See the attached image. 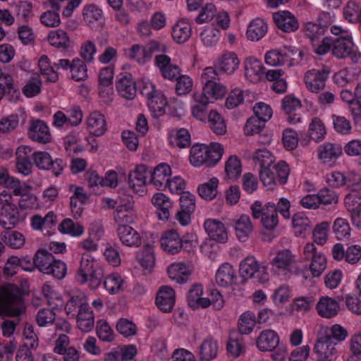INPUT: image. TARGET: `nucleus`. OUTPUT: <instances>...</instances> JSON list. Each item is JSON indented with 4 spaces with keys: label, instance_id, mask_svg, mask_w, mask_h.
<instances>
[{
    "label": "nucleus",
    "instance_id": "obj_1",
    "mask_svg": "<svg viewBox=\"0 0 361 361\" xmlns=\"http://www.w3.org/2000/svg\"><path fill=\"white\" fill-rule=\"evenodd\" d=\"M103 277V269L94 257L87 253L82 254L75 276L76 280L82 284L89 282L90 288L96 289L101 284Z\"/></svg>",
    "mask_w": 361,
    "mask_h": 361
},
{
    "label": "nucleus",
    "instance_id": "obj_2",
    "mask_svg": "<svg viewBox=\"0 0 361 361\" xmlns=\"http://www.w3.org/2000/svg\"><path fill=\"white\" fill-rule=\"evenodd\" d=\"M20 290L14 284L7 283L0 288V314L16 317L23 311Z\"/></svg>",
    "mask_w": 361,
    "mask_h": 361
},
{
    "label": "nucleus",
    "instance_id": "obj_3",
    "mask_svg": "<svg viewBox=\"0 0 361 361\" xmlns=\"http://www.w3.org/2000/svg\"><path fill=\"white\" fill-rule=\"evenodd\" d=\"M224 149L221 145L214 143L212 147L205 145H195L190 149V161L195 166L206 164L215 165L221 158Z\"/></svg>",
    "mask_w": 361,
    "mask_h": 361
},
{
    "label": "nucleus",
    "instance_id": "obj_4",
    "mask_svg": "<svg viewBox=\"0 0 361 361\" xmlns=\"http://www.w3.org/2000/svg\"><path fill=\"white\" fill-rule=\"evenodd\" d=\"M290 169L285 161H279L271 166L261 169L259 178L264 186L269 190L274 189L277 183L281 185L287 182Z\"/></svg>",
    "mask_w": 361,
    "mask_h": 361
},
{
    "label": "nucleus",
    "instance_id": "obj_5",
    "mask_svg": "<svg viewBox=\"0 0 361 361\" xmlns=\"http://www.w3.org/2000/svg\"><path fill=\"white\" fill-rule=\"evenodd\" d=\"M0 225L4 228L16 226L20 221V212L13 201L12 195L6 190L0 193Z\"/></svg>",
    "mask_w": 361,
    "mask_h": 361
},
{
    "label": "nucleus",
    "instance_id": "obj_6",
    "mask_svg": "<svg viewBox=\"0 0 361 361\" xmlns=\"http://www.w3.org/2000/svg\"><path fill=\"white\" fill-rule=\"evenodd\" d=\"M359 182L353 183L350 191L345 195L343 204L350 215L352 223L361 228V191L358 189Z\"/></svg>",
    "mask_w": 361,
    "mask_h": 361
},
{
    "label": "nucleus",
    "instance_id": "obj_7",
    "mask_svg": "<svg viewBox=\"0 0 361 361\" xmlns=\"http://www.w3.org/2000/svg\"><path fill=\"white\" fill-rule=\"evenodd\" d=\"M253 218H261V222L267 230H274L279 223L275 204L269 202L262 206L259 201L255 202L250 207Z\"/></svg>",
    "mask_w": 361,
    "mask_h": 361
},
{
    "label": "nucleus",
    "instance_id": "obj_8",
    "mask_svg": "<svg viewBox=\"0 0 361 361\" xmlns=\"http://www.w3.org/2000/svg\"><path fill=\"white\" fill-rule=\"evenodd\" d=\"M240 273L245 279H253L257 282L264 283L269 280L266 267H260L254 257H247L240 264Z\"/></svg>",
    "mask_w": 361,
    "mask_h": 361
},
{
    "label": "nucleus",
    "instance_id": "obj_9",
    "mask_svg": "<svg viewBox=\"0 0 361 361\" xmlns=\"http://www.w3.org/2000/svg\"><path fill=\"white\" fill-rule=\"evenodd\" d=\"M303 259L305 261H311L310 270L314 277H319L326 268V259L324 255L313 243H307L302 252Z\"/></svg>",
    "mask_w": 361,
    "mask_h": 361
},
{
    "label": "nucleus",
    "instance_id": "obj_10",
    "mask_svg": "<svg viewBox=\"0 0 361 361\" xmlns=\"http://www.w3.org/2000/svg\"><path fill=\"white\" fill-rule=\"evenodd\" d=\"M332 54L338 59L348 57L353 63H357L361 57L360 52L355 49L352 37L349 35L333 39Z\"/></svg>",
    "mask_w": 361,
    "mask_h": 361
},
{
    "label": "nucleus",
    "instance_id": "obj_11",
    "mask_svg": "<svg viewBox=\"0 0 361 361\" xmlns=\"http://www.w3.org/2000/svg\"><path fill=\"white\" fill-rule=\"evenodd\" d=\"M32 158L36 166L41 170L51 171L55 176H59L66 166L65 162L59 158L52 159L47 152H35Z\"/></svg>",
    "mask_w": 361,
    "mask_h": 361
},
{
    "label": "nucleus",
    "instance_id": "obj_12",
    "mask_svg": "<svg viewBox=\"0 0 361 361\" xmlns=\"http://www.w3.org/2000/svg\"><path fill=\"white\" fill-rule=\"evenodd\" d=\"M136 217L133 197L128 196L126 200L121 199V204L114 212V219L118 226L133 224Z\"/></svg>",
    "mask_w": 361,
    "mask_h": 361
},
{
    "label": "nucleus",
    "instance_id": "obj_13",
    "mask_svg": "<svg viewBox=\"0 0 361 361\" xmlns=\"http://www.w3.org/2000/svg\"><path fill=\"white\" fill-rule=\"evenodd\" d=\"M329 71L324 69L308 71L304 77L306 87L314 93H318L325 87Z\"/></svg>",
    "mask_w": 361,
    "mask_h": 361
},
{
    "label": "nucleus",
    "instance_id": "obj_14",
    "mask_svg": "<svg viewBox=\"0 0 361 361\" xmlns=\"http://www.w3.org/2000/svg\"><path fill=\"white\" fill-rule=\"evenodd\" d=\"M117 235L121 243L127 247H137L142 244L140 234L129 225H119Z\"/></svg>",
    "mask_w": 361,
    "mask_h": 361
},
{
    "label": "nucleus",
    "instance_id": "obj_15",
    "mask_svg": "<svg viewBox=\"0 0 361 361\" xmlns=\"http://www.w3.org/2000/svg\"><path fill=\"white\" fill-rule=\"evenodd\" d=\"M343 299L342 297L338 296L337 299H333L329 296L322 297L316 305L319 315L327 319L334 317L340 309L338 302Z\"/></svg>",
    "mask_w": 361,
    "mask_h": 361
},
{
    "label": "nucleus",
    "instance_id": "obj_16",
    "mask_svg": "<svg viewBox=\"0 0 361 361\" xmlns=\"http://www.w3.org/2000/svg\"><path fill=\"white\" fill-rule=\"evenodd\" d=\"M151 175L145 165L137 166L133 172L128 175V182L130 188L136 192H143V187L147 184V178Z\"/></svg>",
    "mask_w": 361,
    "mask_h": 361
},
{
    "label": "nucleus",
    "instance_id": "obj_17",
    "mask_svg": "<svg viewBox=\"0 0 361 361\" xmlns=\"http://www.w3.org/2000/svg\"><path fill=\"white\" fill-rule=\"evenodd\" d=\"M155 64L159 68L162 76L169 80H173L180 74V68L171 63V59L167 55L159 54L155 56Z\"/></svg>",
    "mask_w": 361,
    "mask_h": 361
},
{
    "label": "nucleus",
    "instance_id": "obj_18",
    "mask_svg": "<svg viewBox=\"0 0 361 361\" xmlns=\"http://www.w3.org/2000/svg\"><path fill=\"white\" fill-rule=\"evenodd\" d=\"M296 262V255L290 250L283 249L277 252L271 264L278 269L290 271Z\"/></svg>",
    "mask_w": 361,
    "mask_h": 361
},
{
    "label": "nucleus",
    "instance_id": "obj_19",
    "mask_svg": "<svg viewBox=\"0 0 361 361\" xmlns=\"http://www.w3.org/2000/svg\"><path fill=\"white\" fill-rule=\"evenodd\" d=\"M161 247L167 253L174 255L179 252L183 247V240L175 230L164 233L161 240Z\"/></svg>",
    "mask_w": 361,
    "mask_h": 361
},
{
    "label": "nucleus",
    "instance_id": "obj_20",
    "mask_svg": "<svg viewBox=\"0 0 361 361\" xmlns=\"http://www.w3.org/2000/svg\"><path fill=\"white\" fill-rule=\"evenodd\" d=\"M31 153L32 148L25 145L18 147L16 152V169L18 172L24 176H27L32 172V164L30 161Z\"/></svg>",
    "mask_w": 361,
    "mask_h": 361
},
{
    "label": "nucleus",
    "instance_id": "obj_21",
    "mask_svg": "<svg viewBox=\"0 0 361 361\" xmlns=\"http://www.w3.org/2000/svg\"><path fill=\"white\" fill-rule=\"evenodd\" d=\"M118 94L126 99H133L137 94V87L130 74H121L116 82Z\"/></svg>",
    "mask_w": 361,
    "mask_h": 361
},
{
    "label": "nucleus",
    "instance_id": "obj_22",
    "mask_svg": "<svg viewBox=\"0 0 361 361\" xmlns=\"http://www.w3.org/2000/svg\"><path fill=\"white\" fill-rule=\"evenodd\" d=\"M204 227L209 237L218 243H224L228 240V234L222 222L216 219H207Z\"/></svg>",
    "mask_w": 361,
    "mask_h": 361
},
{
    "label": "nucleus",
    "instance_id": "obj_23",
    "mask_svg": "<svg viewBox=\"0 0 361 361\" xmlns=\"http://www.w3.org/2000/svg\"><path fill=\"white\" fill-rule=\"evenodd\" d=\"M176 301L175 291L170 286H163L157 294L156 305L164 312L172 311Z\"/></svg>",
    "mask_w": 361,
    "mask_h": 361
},
{
    "label": "nucleus",
    "instance_id": "obj_24",
    "mask_svg": "<svg viewBox=\"0 0 361 361\" xmlns=\"http://www.w3.org/2000/svg\"><path fill=\"white\" fill-rule=\"evenodd\" d=\"M171 174V167L166 164H159L149 175L150 183H152L157 190H163L166 188L169 176Z\"/></svg>",
    "mask_w": 361,
    "mask_h": 361
},
{
    "label": "nucleus",
    "instance_id": "obj_25",
    "mask_svg": "<svg viewBox=\"0 0 361 361\" xmlns=\"http://www.w3.org/2000/svg\"><path fill=\"white\" fill-rule=\"evenodd\" d=\"M29 137L39 143H47L51 140V134L48 126L42 121L36 120L30 123Z\"/></svg>",
    "mask_w": 361,
    "mask_h": 361
},
{
    "label": "nucleus",
    "instance_id": "obj_26",
    "mask_svg": "<svg viewBox=\"0 0 361 361\" xmlns=\"http://www.w3.org/2000/svg\"><path fill=\"white\" fill-rule=\"evenodd\" d=\"M45 6L49 10L41 15L42 23L47 27H57L61 23L58 13L61 8L60 4L55 0H48L45 2Z\"/></svg>",
    "mask_w": 361,
    "mask_h": 361
},
{
    "label": "nucleus",
    "instance_id": "obj_27",
    "mask_svg": "<svg viewBox=\"0 0 361 361\" xmlns=\"http://www.w3.org/2000/svg\"><path fill=\"white\" fill-rule=\"evenodd\" d=\"M152 204L157 209V215L161 220H168L171 215L172 202L164 193L157 192L152 198Z\"/></svg>",
    "mask_w": 361,
    "mask_h": 361
},
{
    "label": "nucleus",
    "instance_id": "obj_28",
    "mask_svg": "<svg viewBox=\"0 0 361 361\" xmlns=\"http://www.w3.org/2000/svg\"><path fill=\"white\" fill-rule=\"evenodd\" d=\"M274 19L277 27L286 32L295 31L299 27L295 16L287 11L274 13Z\"/></svg>",
    "mask_w": 361,
    "mask_h": 361
},
{
    "label": "nucleus",
    "instance_id": "obj_29",
    "mask_svg": "<svg viewBox=\"0 0 361 361\" xmlns=\"http://www.w3.org/2000/svg\"><path fill=\"white\" fill-rule=\"evenodd\" d=\"M240 59L234 52H226L221 55L216 63L219 71L227 74H233L238 68Z\"/></svg>",
    "mask_w": 361,
    "mask_h": 361
},
{
    "label": "nucleus",
    "instance_id": "obj_30",
    "mask_svg": "<svg viewBox=\"0 0 361 361\" xmlns=\"http://www.w3.org/2000/svg\"><path fill=\"white\" fill-rule=\"evenodd\" d=\"M279 344V338L273 330H265L261 332L257 340V346L261 351H271Z\"/></svg>",
    "mask_w": 361,
    "mask_h": 361
},
{
    "label": "nucleus",
    "instance_id": "obj_31",
    "mask_svg": "<svg viewBox=\"0 0 361 361\" xmlns=\"http://www.w3.org/2000/svg\"><path fill=\"white\" fill-rule=\"evenodd\" d=\"M87 123L90 133L95 136H101L107 130L104 116L99 111L91 113Z\"/></svg>",
    "mask_w": 361,
    "mask_h": 361
},
{
    "label": "nucleus",
    "instance_id": "obj_32",
    "mask_svg": "<svg viewBox=\"0 0 361 361\" xmlns=\"http://www.w3.org/2000/svg\"><path fill=\"white\" fill-rule=\"evenodd\" d=\"M236 274L234 268L228 263L223 264L216 274V283L219 286L228 287L234 284Z\"/></svg>",
    "mask_w": 361,
    "mask_h": 361
},
{
    "label": "nucleus",
    "instance_id": "obj_33",
    "mask_svg": "<svg viewBox=\"0 0 361 361\" xmlns=\"http://www.w3.org/2000/svg\"><path fill=\"white\" fill-rule=\"evenodd\" d=\"M336 343H335L331 337L328 335L321 336L315 343L314 351L318 354L321 358H331L336 353Z\"/></svg>",
    "mask_w": 361,
    "mask_h": 361
},
{
    "label": "nucleus",
    "instance_id": "obj_34",
    "mask_svg": "<svg viewBox=\"0 0 361 361\" xmlns=\"http://www.w3.org/2000/svg\"><path fill=\"white\" fill-rule=\"evenodd\" d=\"M168 274L171 279L178 283H184L189 279L192 270L183 262L174 263L168 267Z\"/></svg>",
    "mask_w": 361,
    "mask_h": 361
},
{
    "label": "nucleus",
    "instance_id": "obj_35",
    "mask_svg": "<svg viewBox=\"0 0 361 361\" xmlns=\"http://www.w3.org/2000/svg\"><path fill=\"white\" fill-rule=\"evenodd\" d=\"M83 17L85 23L92 29L102 27L104 22L102 10L94 5H90L85 8Z\"/></svg>",
    "mask_w": 361,
    "mask_h": 361
},
{
    "label": "nucleus",
    "instance_id": "obj_36",
    "mask_svg": "<svg viewBox=\"0 0 361 361\" xmlns=\"http://www.w3.org/2000/svg\"><path fill=\"white\" fill-rule=\"evenodd\" d=\"M245 75L250 82H259L263 75L261 61L255 58L247 59L245 61Z\"/></svg>",
    "mask_w": 361,
    "mask_h": 361
},
{
    "label": "nucleus",
    "instance_id": "obj_37",
    "mask_svg": "<svg viewBox=\"0 0 361 361\" xmlns=\"http://www.w3.org/2000/svg\"><path fill=\"white\" fill-rule=\"evenodd\" d=\"M78 327L84 332L90 331L94 325V315L90 305L80 309L76 314Z\"/></svg>",
    "mask_w": 361,
    "mask_h": 361
},
{
    "label": "nucleus",
    "instance_id": "obj_38",
    "mask_svg": "<svg viewBox=\"0 0 361 361\" xmlns=\"http://www.w3.org/2000/svg\"><path fill=\"white\" fill-rule=\"evenodd\" d=\"M202 286L199 284L194 285L188 292V302L189 306L193 309L208 307L210 305V299L202 298Z\"/></svg>",
    "mask_w": 361,
    "mask_h": 361
},
{
    "label": "nucleus",
    "instance_id": "obj_39",
    "mask_svg": "<svg viewBox=\"0 0 361 361\" xmlns=\"http://www.w3.org/2000/svg\"><path fill=\"white\" fill-rule=\"evenodd\" d=\"M192 34V27L189 22L183 19L176 22L172 28V37L177 43L188 41Z\"/></svg>",
    "mask_w": 361,
    "mask_h": 361
},
{
    "label": "nucleus",
    "instance_id": "obj_40",
    "mask_svg": "<svg viewBox=\"0 0 361 361\" xmlns=\"http://www.w3.org/2000/svg\"><path fill=\"white\" fill-rule=\"evenodd\" d=\"M226 92V87L216 81L203 86L202 92L200 94L213 102L214 101L223 98Z\"/></svg>",
    "mask_w": 361,
    "mask_h": 361
},
{
    "label": "nucleus",
    "instance_id": "obj_41",
    "mask_svg": "<svg viewBox=\"0 0 361 361\" xmlns=\"http://www.w3.org/2000/svg\"><path fill=\"white\" fill-rule=\"evenodd\" d=\"M267 30V23L261 18H256L249 24L246 35L250 41H259L265 35Z\"/></svg>",
    "mask_w": 361,
    "mask_h": 361
},
{
    "label": "nucleus",
    "instance_id": "obj_42",
    "mask_svg": "<svg viewBox=\"0 0 361 361\" xmlns=\"http://www.w3.org/2000/svg\"><path fill=\"white\" fill-rule=\"evenodd\" d=\"M218 351V342L213 338H207L199 347L200 358V360H211L216 357Z\"/></svg>",
    "mask_w": 361,
    "mask_h": 361
},
{
    "label": "nucleus",
    "instance_id": "obj_43",
    "mask_svg": "<svg viewBox=\"0 0 361 361\" xmlns=\"http://www.w3.org/2000/svg\"><path fill=\"white\" fill-rule=\"evenodd\" d=\"M149 109L154 118H159L165 114L167 101L164 94L159 91L148 100Z\"/></svg>",
    "mask_w": 361,
    "mask_h": 361
},
{
    "label": "nucleus",
    "instance_id": "obj_44",
    "mask_svg": "<svg viewBox=\"0 0 361 361\" xmlns=\"http://www.w3.org/2000/svg\"><path fill=\"white\" fill-rule=\"evenodd\" d=\"M54 259L52 254L47 250H39L32 258L35 267L43 274H47Z\"/></svg>",
    "mask_w": 361,
    "mask_h": 361
},
{
    "label": "nucleus",
    "instance_id": "obj_45",
    "mask_svg": "<svg viewBox=\"0 0 361 361\" xmlns=\"http://www.w3.org/2000/svg\"><path fill=\"white\" fill-rule=\"evenodd\" d=\"M6 229L1 233V239L8 246L18 249L22 247L25 242V239L23 235L17 231L9 229V227L6 228Z\"/></svg>",
    "mask_w": 361,
    "mask_h": 361
},
{
    "label": "nucleus",
    "instance_id": "obj_46",
    "mask_svg": "<svg viewBox=\"0 0 361 361\" xmlns=\"http://www.w3.org/2000/svg\"><path fill=\"white\" fill-rule=\"evenodd\" d=\"M253 230V226L247 215H241L235 224V231L240 241H245Z\"/></svg>",
    "mask_w": 361,
    "mask_h": 361
},
{
    "label": "nucleus",
    "instance_id": "obj_47",
    "mask_svg": "<svg viewBox=\"0 0 361 361\" xmlns=\"http://www.w3.org/2000/svg\"><path fill=\"white\" fill-rule=\"evenodd\" d=\"M342 147L339 145L330 142L319 146L318 149L319 158L324 162L337 159L342 154Z\"/></svg>",
    "mask_w": 361,
    "mask_h": 361
},
{
    "label": "nucleus",
    "instance_id": "obj_48",
    "mask_svg": "<svg viewBox=\"0 0 361 361\" xmlns=\"http://www.w3.org/2000/svg\"><path fill=\"white\" fill-rule=\"evenodd\" d=\"M87 300L85 295L82 293L73 295L67 301L65 310L68 315L71 314L73 317L76 315V312L88 305Z\"/></svg>",
    "mask_w": 361,
    "mask_h": 361
},
{
    "label": "nucleus",
    "instance_id": "obj_49",
    "mask_svg": "<svg viewBox=\"0 0 361 361\" xmlns=\"http://www.w3.org/2000/svg\"><path fill=\"white\" fill-rule=\"evenodd\" d=\"M169 142L180 149L188 147L191 144L190 135L185 128L173 130L169 135Z\"/></svg>",
    "mask_w": 361,
    "mask_h": 361
},
{
    "label": "nucleus",
    "instance_id": "obj_50",
    "mask_svg": "<svg viewBox=\"0 0 361 361\" xmlns=\"http://www.w3.org/2000/svg\"><path fill=\"white\" fill-rule=\"evenodd\" d=\"M326 134L324 122L318 117H314L308 129V137L317 142L322 141Z\"/></svg>",
    "mask_w": 361,
    "mask_h": 361
},
{
    "label": "nucleus",
    "instance_id": "obj_51",
    "mask_svg": "<svg viewBox=\"0 0 361 361\" xmlns=\"http://www.w3.org/2000/svg\"><path fill=\"white\" fill-rule=\"evenodd\" d=\"M194 99L195 104L192 107V114L196 118L204 121L207 117V106L212 101L204 97L200 93L194 94Z\"/></svg>",
    "mask_w": 361,
    "mask_h": 361
},
{
    "label": "nucleus",
    "instance_id": "obj_52",
    "mask_svg": "<svg viewBox=\"0 0 361 361\" xmlns=\"http://www.w3.org/2000/svg\"><path fill=\"white\" fill-rule=\"evenodd\" d=\"M47 39L51 45L57 48L66 49L69 47L71 44L67 33L61 29L51 31Z\"/></svg>",
    "mask_w": 361,
    "mask_h": 361
},
{
    "label": "nucleus",
    "instance_id": "obj_53",
    "mask_svg": "<svg viewBox=\"0 0 361 361\" xmlns=\"http://www.w3.org/2000/svg\"><path fill=\"white\" fill-rule=\"evenodd\" d=\"M210 128L216 135H224L227 131L226 124L222 116L216 111L212 110L208 115Z\"/></svg>",
    "mask_w": 361,
    "mask_h": 361
},
{
    "label": "nucleus",
    "instance_id": "obj_54",
    "mask_svg": "<svg viewBox=\"0 0 361 361\" xmlns=\"http://www.w3.org/2000/svg\"><path fill=\"white\" fill-rule=\"evenodd\" d=\"M219 180L216 178H211L207 183H203L198 187L200 196L206 200H212L217 194Z\"/></svg>",
    "mask_w": 361,
    "mask_h": 361
},
{
    "label": "nucleus",
    "instance_id": "obj_55",
    "mask_svg": "<svg viewBox=\"0 0 361 361\" xmlns=\"http://www.w3.org/2000/svg\"><path fill=\"white\" fill-rule=\"evenodd\" d=\"M59 231L71 236L79 237L84 233L83 226L78 222H74L71 219H66L59 225Z\"/></svg>",
    "mask_w": 361,
    "mask_h": 361
},
{
    "label": "nucleus",
    "instance_id": "obj_56",
    "mask_svg": "<svg viewBox=\"0 0 361 361\" xmlns=\"http://www.w3.org/2000/svg\"><path fill=\"white\" fill-rule=\"evenodd\" d=\"M290 60V57L288 53L283 50H271L265 55L266 63L272 66H282Z\"/></svg>",
    "mask_w": 361,
    "mask_h": 361
},
{
    "label": "nucleus",
    "instance_id": "obj_57",
    "mask_svg": "<svg viewBox=\"0 0 361 361\" xmlns=\"http://www.w3.org/2000/svg\"><path fill=\"white\" fill-rule=\"evenodd\" d=\"M70 71L72 79L75 81H84L88 77L87 66L85 61L79 58L72 61Z\"/></svg>",
    "mask_w": 361,
    "mask_h": 361
},
{
    "label": "nucleus",
    "instance_id": "obj_58",
    "mask_svg": "<svg viewBox=\"0 0 361 361\" xmlns=\"http://www.w3.org/2000/svg\"><path fill=\"white\" fill-rule=\"evenodd\" d=\"M226 177L229 179L238 178L242 172L240 160L235 155L231 156L225 164Z\"/></svg>",
    "mask_w": 361,
    "mask_h": 361
},
{
    "label": "nucleus",
    "instance_id": "obj_59",
    "mask_svg": "<svg viewBox=\"0 0 361 361\" xmlns=\"http://www.w3.org/2000/svg\"><path fill=\"white\" fill-rule=\"evenodd\" d=\"M327 181L334 188H339L344 185H348L350 187L353 183H355L352 175H345L338 171H334L331 173L327 178Z\"/></svg>",
    "mask_w": 361,
    "mask_h": 361
},
{
    "label": "nucleus",
    "instance_id": "obj_60",
    "mask_svg": "<svg viewBox=\"0 0 361 361\" xmlns=\"http://www.w3.org/2000/svg\"><path fill=\"white\" fill-rule=\"evenodd\" d=\"M256 323L255 314L247 311L244 312L238 320V329L241 334H250L255 327Z\"/></svg>",
    "mask_w": 361,
    "mask_h": 361
},
{
    "label": "nucleus",
    "instance_id": "obj_61",
    "mask_svg": "<svg viewBox=\"0 0 361 361\" xmlns=\"http://www.w3.org/2000/svg\"><path fill=\"white\" fill-rule=\"evenodd\" d=\"M343 17L350 23H357L361 18V8L355 1H350L343 8Z\"/></svg>",
    "mask_w": 361,
    "mask_h": 361
},
{
    "label": "nucleus",
    "instance_id": "obj_62",
    "mask_svg": "<svg viewBox=\"0 0 361 361\" xmlns=\"http://www.w3.org/2000/svg\"><path fill=\"white\" fill-rule=\"evenodd\" d=\"M137 258L145 269H152L154 265L153 247L149 244H146L142 253L137 254Z\"/></svg>",
    "mask_w": 361,
    "mask_h": 361
},
{
    "label": "nucleus",
    "instance_id": "obj_63",
    "mask_svg": "<svg viewBox=\"0 0 361 361\" xmlns=\"http://www.w3.org/2000/svg\"><path fill=\"white\" fill-rule=\"evenodd\" d=\"M220 32L214 25L208 26L201 32L200 37L207 47L214 46L219 39Z\"/></svg>",
    "mask_w": 361,
    "mask_h": 361
},
{
    "label": "nucleus",
    "instance_id": "obj_64",
    "mask_svg": "<svg viewBox=\"0 0 361 361\" xmlns=\"http://www.w3.org/2000/svg\"><path fill=\"white\" fill-rule=\"evenodd\" d=\"M253 160L256 164H259L261 169L271 166L274 164V157L267 149H260L255 152Z\"/></svg>",
    "mask_w": 361,
    "mask_h": 361
}]
</instances>
